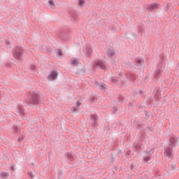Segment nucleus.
I'll return each instance as SVG.
<instances>
[{
    "instance_id": "obj_33",
    "label": "nucleus",
    "mask_w": 179,
    "mask_h": 179,
    "mask_svg": "<svg viewBox=\"0 0 179 179\" xmlns=\"http://www.w3.org/2000/svg\"><path fill=\"white\" fill-rule=\"evenodd\" d=\"M141 148L142 147H141V145H134V149H135V150H141Z\"/></svg>"
},
{
    "instance_id": "obj_56",
    "label": "nucleus",
    "mask_w": 179,
    "mask_h": 179,
    "mask_svg": "<svg viewBox=\"0 0 179 179\" xmlns=\"http://www.w3.org/2000/svg\"><path fill=\"white\" fill-rule=\"evenodd\" d=\"M113 179H117V178H113Z\"/></svg>"
},
{
    "instance_id": "obj_30",
    "label": "nucleus",
    "mask_w": 179,
    "mask_h": 179,
    "mask_svg": "<svg viewBox=\"0 0 179 179\" xmlns=\"http://www.w3.org/2000/svg\"><path fill=\"white\" fill-rule=\"evenodd\" d=\"M57 55H59V57H62V55H62V50L58 48V49H57Z\"/></svg>"
},
{
    "instance_id": "obj_5",
    "label": "nucleus",
    "mask_w": 179,
    "mask_h": 179,
    "mask_svg": "<svg viewBox=\"0 0 179 179\" xmlns=\"http://www.w3.org/2000/svg\"><path fill=\"white\" fill-rule=\"evenodd\" d=\"M144 61L143 59L136 58L135 59L134 66H139L140 68H145V65H143Z\"/></svg>"
},
{
    "instance_id": "obj_11",
    "label": "nucleus",
    "mask_w": 179,
    "mask_h": 179,
    "mask_svg": "<svg viewBox=\"0 0 179 179\" xmlns=\"http://www.w3.org/2000/svg\"><path fill=\"white\" fill-rule=\"evenodd\" d=\"M59 37L61 38V40H63V41H66L68 40V33L66 31L61 32Z\"/></svg>"
},
{
    "instance_id": "obj_3",
    "label": "nucleus",
    "mask_w": 179,
    "mask_h": 179,
    "mask_svg": "<svg viewBox=\"0 0 179 179\" xmlns=\"http://www.w3.org/2000/svg\"><path fill=\"white\" fill-rule=\"evenodd\" d=\"M163 72V66H162V63L157 66V69L155 71L154 78L155 79H159L160 78V75Z\"/></svg>"
},
{
    "instance_id": "obj_15",
    "label": "nucleus",
    "mask_w": 179,
    "mask_h": 179,
    "mask_svg": "<svg viewBox=\"0 0 179 179\" xmlns=\"http://www.w3.org/2000/svg\"><path fill=\"white\" fill-rule=\"evenodd\" d=\"M141 115L143 118H145V120H149V117H150V115H149V112H148L147 110H142Z\"/></svg>"
},
{
    "instance_id": "obj_47",
    "label": "nucleus",
    "mask_w": 179,
    "mask_h": 179,
    "mask_svg": "<svg viewBox=\"0 0 179 179\" xmlns=\"http://www.w3.org/2000/svg\"><path fill=\"white\" fill-rule=\"evenodd\" d=\"M126 155H127V156H129V155H131V150H128L126 152Z\"/></svg>"
},
{
    "instance_id": "obj_52",
    "label": "nucleus",
    "mask_w": 179,
    "mask_h": 179,
    "mask_svg": "<svg viewBox=\"0 0 179 179\" xmlns=\"http://www.w3.org/2000/svg\"><path fill=\"white\" fill-rule=\"evenodd\" d=\"M138 127H141V128H142V125H141V124H138Z\"/></svg>"
},
{
    "instance_id": "obj_55",
    "label": "nucleus",
    "mask_w": 179,
    "mask_h": 179,
    "mask_svg": "<svg viewBox=\"0 0 179 179\" xmlns=\"http://www.w3.org/2000/svg\"><path fill=\"white\" fill-rule=\"evenodd\" d=\"M20 132V128H19Z\"/></svg>"
},
{
    "instance_id": "obj_19",
    "label": "nucleus",
    "mask_w": 179,
    "mask_h": 179,
    "mask_svg": "<svg viewBox=\"0 0 179 179\" xmlns=\"http://www.w3.org/2000/svg\"><path fill=\"white\" fill-rule=\"evenodd\" d=\"M108 57L109 58H111V57H114V55H115V52H114L113 50H111V49H110L108 52Z\"/></svg>"
},
{
    "instance_id": "obj_37",
    "label": "nucleus",
    "mask_w": 179,
    "mask_h": 179,
    "mask_svg": "<svg viewBox=\"0 0 179 179\" xmlns=\"http://www.w3.org/2000/svg\"><path fill=\"white\" fill-rule=\"evenodd\" d=\"M82 105V103L79 101H78L77 102H76V107H80V106Z\"/></svg>"
},
{
    "instance_id": "obj_36",
    "label": "nucleus",
    "mask_w": 179,
    "mask_h": 179,
    "mask_svg": "<svg viewBox=\"0 0 179 179\" xmlns=\"http://www.w3.org/2000/svg\"><path fill=\"white\" fill-rule=\"evenodd\" d=\"M67 159H69L70 160H72V159H73V155H71V154H68L66 155Z\"/></svg>"
},
{
    "instance_id": "obj_26",
    "label": "nucleus",
    "mask_w": 179,
    "mask_h": 179,
    "mask_svg": "<svg viewBox=\"0 0 179 179\" xmlns=\"http://www.w3.org/2000/svg\"><path fill=\"white\" fill-rule=\"evenodd\" d=\"M1 176L2 178H8V177H9V173L6 172H3L1 173Z\"/></svg>"
},
{
    "instance_id": "obj_8",
    "label": "nucleus",
    "mask_w": 179,
    "mask_h": 179,
    "mask_svg": "<svg viewBox=\"0 0 179 179\" xmlns=\"http://www.w3.org/2000/svg\"><path fill=\"white\" fill-rule=\"evenodd\" d=\"M71 22H73V23H78V21L79 20L78 13L76 12L71 13Z\"/></svg>"
},
{
    "instance_id": "obj_40",
    "label": "nucleus",
    "mask_w": 179,
    "mask_h": 179,
    "mask_svg": "<svg viewBox=\"0 0 179 179\" xmlns=\"http://www.w3.org/2000/svg\"><path fill=\"white\" fill-rule=\"evenodd\" d=\"M24 138V137H23V136L19 137V138H17L18 142H22V141H23Z\"/></svg>"
},
{
    "instance_id": "obj_16",
    "label": "nucleus",
    "mask_w": 179,
    "mask_h": 179,
    "mask_svg": "<svg viewBox=\"0 0 179 179\" xmlns=\"http://www.w3.org/2000/svg\"><path fill=\"white\" fill-rule=\"evenodd\" d=\"M144 153L145 155H146V156H152V155L155 153V148H152L149 150H145Z\"/></svg>"
},
{
    "instance_id": "obj_21",
    "label": "nucleus",
    "mask_w": 179,
    "mask_h": 179,
    "mask_svg": "<svg viewBox=\"0 0 179 179\" xmlns=\"http://www.w3.org/2000/svg\"><path fill=\"white\" fill-rule=\"evenodd\" d=\"M96 83H97L98 86L99 87V89H101V90H106V84H104V83L101 84L99 82H97Z\"/></svg>"
},
{
    "instance_id": "obj_22",
    "label": "nucleus",
    "mask_w": 179,
    "mask_h": 179,
    "mask_svg": "<svg viewBox=\"0 0 179 179\" xmlns=\"http://www.w3.org/2000/svg\"><path fill=\"white\" fill-rule=\"evenodd\" d=\"M48 3L52 9H54L55 8V3H54V0H49Z\"/></svg>"
},
{
    "instance_id": "obj_9",
    "label": "nucleus",
    "mask_w": 179,
    "mask_h": 179,
    "mask_svg": "<svg viewBox=\"0 0 179 179\" xmlns=\"http://www.w3.org/2000/svg\"><path fill=\"white\" fill-rule=\"evenodd\" d=\"M160 6V4H159V3H150L148 6L147 10H155V9H157L158 6Z\"/></svg>"
},
{
    "instance_id": "obj_44",
    "label": "nucleus",
    "mask_w": 179,
    "mask_h": 179,
    "mask_svg": "<svg viewBox=\"0 0 179 179\" xmlns=\"http://www.w3.org/2000/svg\"><path fill=\"white\" fill-rule=\"evenodd\" d=\"M29 177H31V179H33V178H34V177H33V172L30 171V172L29 173Z\"/></svg>"
},
{
    "instance_id": "obj_31",
    "label": "nucleus",
    "mask_w": 179,
    "mask_h": 179,
    "mask_svg": "<svg viewBox=\"0 0 179 179\" xmlns=\"http://www.w3.org/2000/svg\"><path fill=\"white\" fill-rule=\"evenodd\" d=\"M117 111H118V107L114 106V107L112 108V113H113V114H115V113H117Z\"/></svg>"
},
{
    "instance_id": "obj_43",
    "label": "nucleus",
    "mask_w": 179,
    "mask_h": 179,
    "mask_svg": "<svg viewBox=\"0 0 179 179\" xmlns=\"http://www.w3.org/2000/svg\"><path fill=\"white\" fill-rule=\"evenodd\" d=\"M73 113H78V108H75V107H73Z\"/></svg>"
},
{
    "instance_id": "obj_10",
    "label": "nucleus",
    "mask_w": 179,
    "mask_h": 179,
    "mask_svg": "<svg viewBox=\"0 0 179 179\" xmlns=\"http://www.w3.org/2000/svg\"><path fill=\"white\" fill-rule=\"evenodd\" d=\"M94 66H96V68H99L100 69H102V71H105L106 69V66L103 62L100 61L95 62Z\"/></svg>"
},
{
    "instance_id": "obj_45",
    "label": "nucleus",
    "mask_w": 179,
    "mask_h": 179,
    "mask_svg": "<svg viewBox=\"0 0 179 179\" xmlns=\"http://www.w3.org/2000/svg\"><path fill=\"white\" fill-rule=\"evenodd\" d=\"M10 170H11V171H15V166H10Z\"/></svg>"
},
{
    "instance_id": "obj_4",
    "label": "nucleus",
    "mask_w": 179,
    "mask_h": 179,
    "mask_svg": "<svg viewBox=\"0 0 179 179\" xmlns=\"http://www.w3.org/2000/svg\"><path fill=\"white\" fill-rule=\"evenodd\" d=\"M58 78V71L53 70L50 72V74L48 76V80H55Z\"/></svg>"
},
{
    "instance_id": "obj_48",
    "label": "nucleus",
    "mask_w": 179,
    "mask_h": 179,
    "mask_svg": "<svg viewBox=\"0 0 179 179\" xmlns=\"http://www.w3.org/2000/svg\"><path fill=\"white\" fill-rule=\"evenodd\" d=\"M152 131V128L150 127H148V132Z\"/></svg>"
},
{
    "instance_id": "obj_1",
    "label": "nucleus",
    "mask_w": 179,
    "mask_h": 179,
    "mask_svg": "<svg viewBox=\"0 0 179 179\" xmlns=\"http://www.w3.org/2000/svg\"><path fill=\"white\" fill-rule=\"evenodd\" d=\"M25 101L30 107H34V106L41 103V96L38 92H30L27 95Z\"/></svg>"
},
{
    "instance_id": "obj_18",
    "label": "nucleus",
    "mask_w": 179,
    "mask_h": 179,
    "mask_svg": "<svg viewBox=\"0 0 179 179\" xmlns=\"http://www.w3.org/2000/svg\"><path fill=\"white\" fill-rule=\"evenodd\" d=\"M24 111H26V110H24V108H23L22 107H19L18 109H17V113L18 114H22V115H23V114L26 113Z\"/></svg>"
},
{
    "instance_id": "obj_29",
    "label": "nucleus",
    "mask_w": 179,
    "mask_h": 179,
    "mask_svg": "<svg viewBox=\"0 0 179 179\" xmlns=\"http://www.w3.org/2000/svg\"><path fill=\"white\" fill-rule=\"evenodd\" d=\"M170 6H171V3H167L166 6L164 7V10H166V12H167V10H169V8H170Z\"/></svg>"
},
{
    "instance_id": "obj_42",
    "label": "nucleus",
    "mask_w": 179,
    "mask_h": 179,
    "mask_svg": "<svg viewBox=\"0 0 179 179\" xmlns=\"http://www.w3.org/2000/svg\"><path fill=\"white\" fill-rule=\"evenodd\" d=\"M111 80H112L113 83H117V82H118V80H117L115 78H113Z\"/></svg>"
},
{
    "instance_id": "obj_35",
    "label": "nucleus",
    "mask_w": 179,
    "mask_h": 179,
    "mask_svg": "<svg viewBox=\"0 0 179 179\" xmlns=\"http://www.w3.org/2000/svg\"><path fill=\"white\" fill-rule=\"evenodd\" d=\"M30 69H31V71H35L36 69H37V66H36V65L33 64L30 66Z\"/></svg>"
},
{
    "instance_id": "obj_7",
    "label": "nucleus",
    "mask_w": 179,
    "mask_h": 179,
    "mask_svg": "<svg viewBox=\"0 0 179 179\" xmlns=\"http://www.w3.org/2000/svg\"><path fill=\"white\" fill-rule=\"evenodd\" d=\"M76 75H85L86 73V67L85 66H81L78 67L76 71Z\"/></svg>"
},
{
    "instance_id": "obj_28",
    "label": "nucleus",
    "mask_w": 179,
    "mask_h": 179,
    "mask_svg": "<svg viewBox=\"0 0 179 179\" xmlns=\"http://www.w3.org/2000/svg\"><path fill=\"white\" fill-rule=\"evenodd\" d=\"M78 5L80 8H82L85 5V0H78Z\"/></svg>"
},
{
    "instance_id": "obj_46",
    "label": "nucleus",
    "mask_w": 179,
    "mask_h": 179,
    "mask_svg": "<svg viewBox=\"0 0 179 179\" xmlns=\"http://www.w3.org/2000/svg\"><path fill=\"white\" fill-rule=\"evenodd\" d=\"M129 107H134V103H131V102L129 103Z\"/></svg>"
},
{
    "instance_id": "obj_23",
    "label": "nucleus",
    "mask_w": 179,
    "mask_h": 179,
    "mask_svg": "<svg viewBox=\"0 0 179 179\" xmlns=\"http://www.w3.org/2000/svg\"><path fill=\"white\" fill-rule=\"evenodd\" d=\"M109 162H110V163H114L115 162V155H114V154L113 153L110 154Z\"/></svg>"
},
{
    "instance_id": "obj_27",
    "label": "nucleus",
    "mask_w": 179,
    "mask_h": 179,
    "mask_svg": "<svg viewBox=\"0 0 179 179\" xmlns=\"http://www.w3.org/2000/svg\"><path fill=\"white\" fill-rule=\"evenodd\" d=\"M169 169H171V170H176L177 169L176 166V163H172L171 165H169Z\"/></svg>"
},
{
    "instance_id": "obj_49",
    "label": "nucleus",
    "mask_w": 179,
    "mask_h": 179,
    "mask_svg": "<svg viewBox=\"0 0 179 179\" xmlns=\"http://www.w3.org/2000/svg\"><path fill=\"white\" fill-rule=\"evenodd\" d=\"M122 153V150H117V154L118 155H121Z\"/></svg>"
},
{
    "instance_id": "obj_38",
    "label": "nucleus",
    "mask_w": 179,
    "mask_h": 179,
    "mask_svg": "<svg viewBox=\"0 0 179 179\" xmlns=\"http://www.w3.org/2000/svg\"><path fill=\"white\" fill-rule=\"evenodd\" d=\"M135 167V164L131 163V164L130 165V170L131 171H134V168Z\"/></svg>"
},
{
    "instance_id": "obj_17",
    "label": "nucleus",
    "mask_w": 179,
    "mask_h": 179,
    "mask_svg": "<svg viewBox=\"0 0 179 179\" xmlns=\"http://www.w3.org/2000/svg\"><path fill=\"white\" fill-rule=\"evenodd\" d=\"M129 80H131V82H135V80H136V79H138V76H135L132 73H129Z\"/></svg>"
},
{
    "instance_id": "obj_32",
    "label": "nucleus",
    "mask_w": 179,
    "mask_h": 179,
    "mask_svg": "<svg viewBox=\"0 0 179 179\" xmlns=\"http://www.w3.org/2000/svg\"><path fill=\"white\" fill-rule=\"evenodd\" d=\"M13 130H14V132H15V134H19V127L17 126H14Z\"/></svg>"
},
{
    "instance_id": "obj_12",
    "label": "nucleus",
    "mask_w": 179,
    "mask_h": 179,
    "mask_svg": "<svg viewBox=\"0 0 179 179\" xmlns=\"http://www.w3.org/2000/svg\"><path fill=\"white\" fill-rule=\"evenodd\" d=\"M169 141V146H171V148H176V146H177V141L174 137H170Z\"/></svg>"
},
{
    "instance_id": "obj_13",
    "label": "nucleus",
    "mask_w": 179,
    "mask_h": 179,
    "mask_svg": "<svg viewBox=\"0 0 179 179\" xmlns=\"http://www.w3.org/2000/svg\"><path fill=\"white\" fill-rule=\"evenodd\" d=\"M90 119L93 121L92 126L96 127L97 121H99V117L96 115H90Z\"/></svg>"
},
{
    "instance_id": "obj_14",
    "label": "nucleus",
    "mask_w": 179,
    "mask_h": 179,
    "mask_svg": "<svg viewBox=\"0 0 179 179\" xmlns=\"http://www.w3.org/2000/svg\"><path fill=\"white\" fill-rule=\"evenodd\" d=\"M143 160L145 163H150L153 160V157L151 155H145L143 157Z\"/></svg>"
},
{
    "instance_id": "obj_54",
    "label": "nucleus",
    "mask_w": 179,
    "mask_h": 179,
    "mask_svg": "<svg viewBox=\"0 0 179 179\" xmlns=\"http://www.w3.org/2000/svg\"><path fill=\"white\" fill-rule=\"evenodd\" d=\"M112 62H114V59H112Z\"/></svg>"
},
{
    "instance_id": "obj_50",
    "label": "nucleus",
    "mask_w": 179,
    "mask_h": 179,
    "mask_svg": "<svg viewBox=\"0 0 179 179\" xmlns=\"http://www.w3.org/2000/svg\"><path fill=\"white\" fill-rule=\"evenodd\" d=\"M6 45H9V44H10V42L9 41H6Z\"/></svg>"
},
{
    "instance_id": "obj_2",
    "label": "nucleus",
    "mask_w": 179,
    "mask_h": 179,
    "mask_svg": "<svg viewBox=\"0 0 179 179\" xmlns=\"http://www.w3.org/2000/svg\"><path fill=\"white\" fill-rule=\"evenodd\" d=\"M13 55L15 59L20 61L23 57V48L22 47L17 46L13 52Z\"/></svg>"
},
{
    "instance_id": "obj_39",
    "label": "nucleus",
    "mask_w": 179,
    "mask_h": 179,
    "mask_svg": "<svg viewBox=\"0 0 179 179\" xmlns=\"http://www.w3.org/2000/svg\"><path fill=\"white\" fill-rule=\"evenodd\" d=\"M149 82V77L146 76L144 79V83H148Z\"/></svg>"
},
{
    "instance_id": "obj_24",
    "label": "nucleus",
    "mask_w": 179,
    "mask_h": 179,
    "mask_svg": "<svg viewBox=\"0 0 179 179\" xmlns=\"http://www.w3.org/2000/svg\"><path fill=\"white\" fill-rule=\"evenodd\" d=\"M56 174H57V177L61 178L62 177V175L64 174V172L60 169H57V172H56Z\"/></svg>"
},
{
    "instance_id": "obj_20",
    "label": "nucleus",
    "mask_w": 179,
    "mask_h": 179,
    "mask_svg": "<svg viewBox=\"0 0 179 179\" xmlns=\"http://www.w3.org/2000/svg\"><path fill=\"white\" fill-rule=\"evenodd\" d=\"M92 52H93L92 48L90 46L87 47V55L92 57Z\"/></svg>"
},
{
    "instance_id": "obj_6",
    "label": "nucleus",
    "mask_w": 179,
    "mask_h": 179,
    "mask_svg": "<svg viewBox=\"0 0 179 179\" xmlns=\"http://www.w3.org/2000/svg\"><path fill=\"white\" fill-rule=\"evenodd\" d=\"M164 157H173V148H171V147H167L165 149Z\"/></svg>"
},
{
    "instance_id": "obj_41",
    "label": "nucleus",
    "mask_w": 179,
    "mask_h": 179,
    "mask_svg": "<svg viewBox=\"0 0 179 179\" xmlns=\"http://www.w3.org/2000/svg\"><path fill=\"white\" fill-rule=\"evenodd\" d=\"M96 100H97V99H96V97H94V96H93V97L91 99L92 103H94V101H96Z\"/></svg>"
},
{
    "instance_id": "obj_53",
    "label": "nucleus",
    "mask_w": 179,
    "mask_h": 179,
    "mask_svg": "<svg viewBox=\"0 0 179 179\" xmlns=\"http://www.w3.org/2000/svg\"><path fill=\"white\" fill-rule=\"evenodd\" d=\"M57 179H61V178H59V177L57 176Z\"/></svg>"
},
{
    "instance_id": "obj_34",
    "label": "nucleus",
    "mask_w": 179,
    "mask_h": 179,
    "mask_svg": "<svg viewBox=\"0 0 179 179\" xmlns=\"http://www.w3.org/2000/svg\"><path fill=\"white\" fill-rule=\"evenodd\" d=\"M152 179H162V178L160 175H155L154 177H152Z\"/></svg>"
},
{
    "instance_id": "obj_25",
    "label": "nucleus",
    "mask_w": 179,
    "mask_h": 179,
    "mask_svg": "<svg viewBox=\"0 0 179 179\" xmlns=\"http://www.w3.org/2000/svg\"><path fill=\"white\" fill-rule=\"evenodd\" d=\"M71 64L74 66H77V65L79 64V62H78V59H74L72 60Z\"/></svg>"
},
{
    "instance_id": "obj_51",
    "label": "nucleus",
    "mask_w": 179,
    "mask_h": 179,
    "mask_svg": "<svg viewBox=\"0 0 179 179\" xmlns=\"http://www.w3.org/2000/svg\"><path fill=\"white\" fill-rule=\"evenodd\" d=\"M139 93H140V94H143V92H142V90H139Z\"/></svg>"
}]
</instances>
